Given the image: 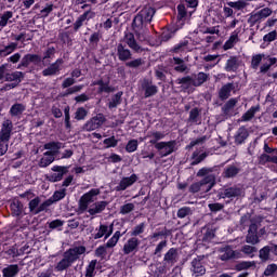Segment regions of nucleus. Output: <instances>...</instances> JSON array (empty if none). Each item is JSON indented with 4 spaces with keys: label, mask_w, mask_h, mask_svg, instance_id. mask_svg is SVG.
Instances as JSON below:
<instances>
[{
    "label": "nucleus",
    "mask_w": 277,
    "mask_h": 277,
    "mask_svg": "<svg viewBox=\"0 0 277 277\" xmlns=\"http://www.w3.org/2000/svg\"><path fill=\"white\" fill-rule=\"evenodd\" d=\"M239 172H241V169L232 164V166H227L224 169L222 176L223 179H235V176H237Z\"/></svg>",
    "instance_id": "nucleus-31"
},
{
    "label": "nucleus",
    "mask_w": 277,
    "mask_h": 277,
    "mask_svg": "<svg viewBox=\"0 0 277 277\" xmlns=\"http://www.w3.org/2000/svg\"><path fill=\"white\" fill-rule=\"evenodd\" d=\"M23 209L24 206L21 200H16L11 203L12 215H14L15 217H21V215H23Z\"/></svg>",
    "instance_id": "nucleus-40"
},
{
    "label": "nucleus",
    "mask_w": 277,
    "mask_h": 277,
    "mask_svg": "<svg viewBox=\"0 0 277 277\" xmlns=\"http://www.w3.org/2000/svg\"><path fill=\"white\" fill-rule=\"evenodd\" d=\"M175 83L177 85H182V88H184V90H189V88H194V77L192 76H184L182 78H177L175 80Z\"/></svg>",
    "instance_id": "nucleus-32"
},
{
    "label": "nucleus",
    "mask_w": 277,
    "mask_h": 277,
    "mask_svg": "<svg viewBox=\"0 0 277 277\" xmlns=\"http://www.w3.org/2000/svg\"><path fill=\"white\" fill-rule=\"evenodd\" d=\"M101 38H103V35H101L98 31L93 32L89 38V43L92 44V47H98Z\"/></svg>",
    "instance_id": "nucleus-57"
},
{
    "label": "nucleus",
    "mask_w": 277,
    "mask_h": 277,
    "mask_svg": "<svg viewBox=\"0 0 277 277\" xmlns=\"http://www.w3.org/2000/svg\"><path fill=\"white\" fill-rule=\"evenodd\" d=\"M135 183H137V174L135 173L130 176L122 177L119 184L115 187V192H126V189H129V187L135 185Z\"/></svg>",
    "instance_id": "nucleus-16"
},
{
    "label": "nucleus",
    "mask_w": 277,
    "mask_h": 277,
    "mask_svg": "<svg viewBox=\"0 0 277 277\" xmlns=\"http://www.w3.org/2000/svg\"><path fill=\"white\" fill-rule=\"evenodd\" d=\"M163 137H166V134L163 132L149 131L147 132L145 140H149V144H151V146H155V148H157V144H159V141L163 140Z\"/></svg>",
    "instance_id": "nucleus-25"
},
{
    "label": "nucleus",
    "mask_w": 277,
    "mask_h": 277,
    "mask_svg": "<svg viewBox=\"0 0 277 277\" xmlns=\"http://www.w3.org/2000/svg\"><path fill=\"white\" fill-rule=\"evenodd\" d=\"M140 243H142V241L138 240L137 237L131 236V238H129L128 241L123 245V254H131L132 252H137Z\"/></svg>",
    "instance_id": "nucleus-18"
},
{
    "label": "nucleus",
    "mask_w": 277,
    "mask_h": 277,
    "mask_svg": "<svg viewBox=\"0 0 277 277\" xmlns=\"http://www.w3.org/2000/svg\"><path fill=\"white\" fill-rule=\"evenodd\" d=\"M110 81L109 78L107 81H104L103 78L98 79V80H94L91 85H98L97 89V94H111V92H114V87L109 85Z\"/></svg>",
    "instance_id": "nucleus-19"
},
{
    "label": "nucleus",
    "mask_w": 277,
    "mask_h": 277,
    "mask_svg": "<svg viewBox=\"0 0 277 277\" xmlns=\"http://www.w3.org/2000/svg\"><path fill=\"white\" fill-rule=\"evenodd\" d=\"M64 198H66V188L55 190L54 194L50 197L52 205H54V202H60V200H64Z\"/></svg>",
    "instance_id": "nucleus-49"
},
{
    "label": "nucleus",
    "mask_w": 277,
    "mask_h": 277,
    "mask_svg": "<svg viewBox=\"0 0 277 277\" xmlns=\"http://www.w3.org/2000/svg\"><path fill=\"white\" fill-rule=\"evenodd\" d=\"M141 88L144 91V98H150L159 92V87L153 84V80L146 78L142 81Z\"/></svg>",
    "instance_id": "nucleus-14"
},
{
    "label": "nucleus",
    "mask_w": 277,
    "mask_h": 277,
    "mask_svg": "<svg viewBox=\"0 0 277 277\" xmlns=\"http://www.w3.org/2000/svg\"><path fill=\"white\" fill-rule=\"evenodd\" d=\"M239 68V56H230L225 64L226 72H237Z\"/></svg>",
    "instance_id": "nucleus-28"
},
{
    "label": "nucleus",
    "mask_w": 277,
    "mask_h": 277,
    "mask_svg": "<svg viewBox=\"0 0 277 277\" xmlns=\"http://www.w3.org/2000/svg\"><path fill=\"white\" fill-rule=\"evenodd\" d=\"M140 146V143L137 142V140L132 138L130 140L127 145H126V150L128 153H135V150H137V147Z\"/></svg>",
    "instance_id": "nucleus-54"
},
{
    "label": "nucleus",
    "mask_w": 277,
    "mask_h": 277,
    "mask_svg": "<svg viewBox=\"0 0 277 277\" xmlns=\"http://www.w3.org/2000/svg\"><path fill=\"white\" fill-rule=\"evenodd\" d=\"M241 194H243V189L237 185L224 186L216 192L214 200L227 199L226 205H228V202H233V200H239V198H241Z\"/></svg>",
    "instance_id": "nucleus-5"
},
{
    "label": "nucleus",
    "mask_w": 277,
    "mask_h": 277,
    "mask_svg": "<svg viewBox=\"0 0 277 277\" xmlns=\"http://www.w3.org/2000/svg\"><path fill=\"white\" fill-rule=\"evenodd\" d=\"M207 157V153L198 155V151H194L192 155L193 161L190 162V166H198V163H202V161H205Z\"/></svg>",
    "instance_id": "nucleus-50"
},
{
    "label": "nucleus",
    "mask_w": 277,
    "mask_h": 277,
    "mask_svg": "<svg viewBox=\"0 0 277 277\" xmlns=\"http://www.w3.org/2000/svg\"><path fill=\"white\" fill-rule=\"evenodd\" d=\"M220 261H223L224 263H228V261H237L239 259H245V255L239 250H235L233 246L226 245L224 247H221L219 249Z\"/></svg>",
    "instance_id": "nucleus-6"
},
{
    "label": "nucleus",
    "mask_w": 277,
    "mask_h": 277,
    "mask_svg": "<svg viewBox=\"0 0 277 277\" xmlns=\"http://www.w3.org/2000/svg\"><path fill=\"white\" fill-rule=\"evenodd\" d=\"M17 47H18V43L11 42L9 45H5L4 49H0V57H8V55L14 53Z\"/></svg>",
    "instance_id": "nucleus-44"
},
{
    "label": "nucleus",
    "mask_w": 277,
    "mask_h": 277,
    "mask_svg": "<svg viewBox=\"0 0 277 277\" xmlns=\"http://www.w3.org/2000/svg\"><path fill=\"white\" fill-rule=\"evenodd\" d=\"M126 43L128 44L129 49L134 51V53H143L144 49L140 43H137V40H135V35L130 32L129 35L126 36Z\"/></svg>",
    "instance_id": "nucleus-23"
},
{
    "label": "nucleus",
    "mask_w": 277,
    "mask_h": 277,
    "mask_svg": "<svg viewBox=\"0 0 277 277\" xmlns=\"http://www.w3.org/2000/svg\"><path fill=\"white\" fill-rule=\"evenodd\" d=\"M98 194H101V189L92 188L80 197V200L78 203V209L80 213H84V211H88V207L90 206V202H94V196H98Z\"/></svg>",
    "instance_id": "nucleus-7"
},
{
    "label": "nucleus",
    "mask_w": 277,
    "mask_h": 277,
    "mask_svg": "<svg viewBox=\"0 0 277 277\" xmlns=\"http://www.w3.org/2000/svg\"><path fill=\"white\" fill-rule=\"evenodd\" d=\"M236 272H243L246 269H256L255 261H241L235 265Z\"/></svg>",
    "instance_id": "nucleus-30"
},
{
    "label": "nucleus",
    "mask_w": 277,
    "mask_h": 277,
    "mask_svg": "<svg viewBox=\"0 0 277 277\" xmlns=\"http://www.w3.org/2000/svg\"><path fill=\"white\" fill-rule=\"evenodd\" d=\"M274 248H276V245H268L260 249L259 256L262 263H267L269 254H274Z\"/></svg>",
    "instance_id": "nucleus-27"
},
{
    "label": "nucleus",
    "mask_w": 277,
    "mask_h": 277,
    "mask_svg": "<svg viewBox=\"0 0 277 277\" xmlns=\"http://www.w3.org/2000/svg\"><path fill=\"white\" fill-rule=\"evenodd\" d=\"M39 207H40V197H35L28 203L29 213H31V215H38V212L36 211H38Z\"/></svg>",
    "instance_id": "nucleus-46"
},
{
    "label": "nucleus",
    "mask_w": 277,
    "mask_h": 277,
    "mask_svg": "<svg viewBox=\"0 0 277 277\" xmlns=\"http://www.w3.org/2000/svg\"><path fill=\"white\" fill-rule=\"evenodd\" d=\"M122 91H119L110 97V101L107 104L108 109H116L118 105L122 104Z\"/></svg>",
    "instance_id": "nucleus-36"
},
{
    "label": "nucleus",
    "mask_w": 277,
    "mask_h": 277,
    "mask_svg": "<svg viewBox=\"0 0 277 277\" xmlns=\"http://www.w3.org/2000/svg\"><path fill=\"white\" fill-rule=\"evenodd\" d=\"M29 64L40 66V64H42V56H40L39 54L31 53L25 54L22 57L21 63L17 65V69L23 70L24 68H29Z\"/></svg>",
    "instance_id": "nucleus-9"
},
{
    "label": "nucleus",
    "mask_w": 277,
    "mask_h": 277,
    "mask_svg": "<svg viewBox=\"0 0 277 277\" xmlns=\"http://www.w3.org/2000/svg\"><path fill=\"white\" fill-rule=\"evenodd\" d=\"M52 174L47 176V181H49L50 183H60V181L64 180V176H66V174H68L69 170H70V166H53L52 167Z\"/></svg>",
    "instance_id": "nucleus-8"
},
{
    "label": "nucleus",
    "mask_w": 277,
    "mask_h": 277,
    "mask_svg": "<svg viewBox=\"0 0 277 277\" xmlns=\"http://www.w3.org/2000/svg\"><path fill=\"white\" fill-rule=\"evenodd\" d=\"M108 228H109V226H107L105 224H101L96 228L97 233L93 235V239H102V237H107Z\"/></svg>",
    "instance_id": "nucleus-51"
},
{
    "label": "nucleus",
    "mask_w": 277,
    "mask_h": 277,
    "mask_svg": "<svg viewBox=\"0 0 277 277\" xmlns=\"http://www.w3.org/2000/svg\"><path fill=\"white\" fill-rule=\"evenodd\" d=\"M103 144L106 145V148H116V146H118V140L116 138V136H110L107 137L103 141Z\"/></svg>",
    "instance_id": "nucleus-59"
},
{
    "label": "nucleus",
    "mask_w": 277,
    "mask_h": 277,
    "mask_svg": "<svg viewBox=\"0 0 277 277\" xmlns=\"http://www.w3.org/2000/svg\"><path fill=\"white\" fill-rule=\"evenodd\" d=\"M176 36V29H166L160 35V42H169V40H172V38Z\"/></svg>",
    "instance_id": "nucleus-47"
},
{
    "label": "nucleus",
    "mask_w": 277,
    "mask_h": 277,
    "mask_svg": "<svg viewBox=\"0 0 277 277\" xmlns=\"http://www.w3.org/2000/svg\"><path fill=\"white\" fill-rule=\"evenodd\" d=\"M239 34H241V28H236L232 35L229 36L228 40L225 41L223 49L224 51H228L239 42Z\"/></svg>",
    "instance_id": "nucleus-22"
},
{
    "label": "nucleus",
    "mask_w": 277,
    "mask_h": 277,
    "mask_svg": "<svg viewBox=\"0 0 277 277\" xmlns=\"http://www.w3.org/2000/svg\"><path fill=\"white\" fill-rule=\"evenodd\" d=\"M12 131H14V123H12V120L5 119L2 122L0 130V142H10L12 138Z\"/></svg>",
    "instance_id": "nucleus-12"
},
{
    "label": "nucleus",
    "mask_w": 277,
    "mask_h": 277,
    "mask_svg": "<svg viewBox=\"0 0 277 277\" xmlns=\"http://www.w3.org/2000/svg\"><path fill=\"white\" fill-rule=\"evenodd\" d=\"M63 64H64V58H57L48 68L42 70L43 77H55V75H60Z\"/></svg>",
    "instance_id": "nucleus-17"
},
{
    "label": "nucleus",
    "mask_w": 277,
    "mask_h": 277,
    "mask_svg": "<svg viewBox=\"0 0 277 277\" xmlns=\"http://www.w3.org/2000/svg\"><path fill=\"white\" fill-rule=\"evenodd\" d=\"M263 54H255L251 58V68L253 70H259V66H261V62H263Z\"/></svg>",
    "instance_id": "nucleus-52"
},
{
    "label": "nucleus",
    "mask_w": 277,
    "mask_h": 277,
    "mask_svg": "<svg viewBox=\"0 0 277 277\" xmlns=\"http://www.w3.org/2000/svg\"><path fill=\"white\" fill-rule=\"evenodd\" d=\"M19 272H21V267H18V264H10L2 269V276L3 277H16V276H18Z\"/></svg>",
    "instance_id": "nucleus-29"
},
{
    "label": "nucleus",
    "mask_w": 277,
    "mask_h": 277,
    "mask_svg": "<svg viewBox=\"0 0 277 277\" xmlns=\"http://www.w3.org/2000/svg\"><path fill=\"white\" fill-rule=\"evenodd\" d=\"M212 172H215V167H211V168L203 167L199 169L197 172V176L199 177L203 176V179L199 182L193 183L189 186L188 192L190 194H198V192H203L205 194H207L211 192V189L215 187V183H216L215 174H212Z\"/></svg>",
    "instance_id": "nucleus-1"
},
{
    "label": "nucleus",
    "mask_w": 277,
    "mask_h": 277,
    "mask_svg": "<svg viewBox=\"0 0 277 277\" xmlns=\"http://www.w3.org/2000/svg\"><path fill=\"white\" fill-rule=\"evenodd\" d=\"M187 47H189V40L184 39L181 40L177 44H175L172 49H171V53H185V51H187Z\"/></svg>",
    "instance_id": "nucleus-39"
},
{
    "label": "nucleus",
    "mask_w": 277,
    "mask_h": 277,
    "mask_svg": "<svg viewBox=\"0 0 277 277\" xmlns=\"http://www.w3.org/2000/svg\"><path fill=\"white\" fill-rule=\"evenodd\" d=\"M64 114H65V128L72 129V123H70V106H65Z\"/></svg>",
    "instance_id": "nucleus-61"
},
{
    "label": "nucleus",
    "mask_w": 277,
    "mask_h": 277,
    "mask_svg": "<svg viewBox=\"0 0 277 277\" xmlns=\"http://www.w3.org/2000/svg\"><path fill=\"white\" fill-rule=\"evenodd\" d=\"M249 135L250 133H248V129H246V127H240L234 136L235 144L241 146V144L248 140Z\"/></svg>",
    "instance_id": "nucleus-26"
},
{
    "label": "nucleus",
    "mask_w": 277,
    "mask_h": 277,
    "mask_svg": "<svg viewBox=\"0 0 277 277\" xmlns=\"http://www.w3.org/2000/svg\"><path fill=\"white\" fill-rule=\"evenodd\" d=\"M239 252H241L242 255L246 254V256H249V259H254V253L259 252V249L256 247L245 245L241 247Z\"/></svg>",
    "instance_id": "nucleus-43"
},
{
    "label": "nucleus",
    "mask_w": 277,
    "mask_h": 277,
    "mask_svg": "<svg viewBox=\"0 0 277 277\" xmlns=\"http://www.w3.org/2000/svg\"><path fill=\"white\" fill-rule=\"evenodd\" d=\"M105 115L97 114L84 123L83 129L84 131H96V129H101L105 124Z\"/></svg>",
    "instance_id": "nucleus-11"
},
{
    "label": "nucleus",
    "mask_w": 277,
    "mask_h": 277,
    "mask_svg": "<svg viewBox=\"0 0 277 277\" xmlns=\"http://www.w3.org/2000/svg\"><path fill=\"white\" fill-rule=\"evenodd\" d=\"M208 209L211 211V213H217L224 210V203H220V202L209 203Z\"/></svg>",
    "instance_id": "nucleus-62"
},
{
    "label": "nucleus",
    "mask_w": 277,
    "mask_h": 277,
    "mask_svg": "<svg viewBox=\"0 0 277 277\" xmlns=\"http://www.w3.org/2000/svg\"><path fill=\"white\" fill-rule=\"evenodd\" d=\"M237 103H239V100H237V97L229 98L221 108L222 115L225 118H230L233 116L230 111L235 109V107L237 106Z\"/></svg>",
    "instance_id": "nucleus-21"
},
{
    "label": "nucleus",
    "mask_w": 277,
    "mask_h": 277,
    "mask_svg": "<svg viewBox=\"0 0 277 277\" xmlns=\"http://www.w3.org/2000/svg\"><path fill=\"white\" fill-rule=\"evenodd\" d=\"M116 55L119 62H124V66L127 68H131L132 70H137L141 66H144V58H133V53L130 49L127 48L126 44L118 43L116 48Z\"/></svg>",
    "instance_id": "nucleus-3"
},
{
    "label": "nucleus",
    "mask_w": 277,
    "mask_h": 277,
    "mask_svg": "<svg viewBox=\"0 0 277 277\" xmlns=\"http://www.w3.org/2000/svg\"><path fill=\"white\" fill-rule=\"evenodd\" d=\"M54 55H55V47H50L43 53V57H41V62H44V60H53Z\"/></svg>",
    "instance_id": "nucleus-64"
},
{
    "label": "nucleus",
    "mask_w": 277,
    "mask_h": 277,
    "mask_svg": "<svg viewBox=\"0 0 277 277\" xmlns=\"http://www.w3.org/2000/svg\"><path fill=\"white\" fill-rule=\"evenodd\" d=\"M157 10L150 5L144 6L133 18L132 29L134 31H141L144 29V25L151 23L153 16H155Z\"/></svg>",
    "instance_id": "nucleus-4"
},
{
    "label": "nucleus",
    "mask_w": 277,
    "mask_h": 277,
    "mask_svg": "<svg viewBox=\"0 0 277 277\" xmlns=\"http://www.w3.org/2000/svg\"><path fill=\"white\" fill-rule=\"evenodd\" d=\"M261 16L259 15V13H251L249 18L247 19L248 25H250V27H254V25H256V23H261Z\"/></svg>",
    "instance_id": "nucleus-58"
},
{
    "label": "nucleus",
    "mask_w": 277,
    "mask_h": 277,
    "mask_svg": "<svg viewBox=\"0 0 277 277\" xmlns=\"http://www.w3.org/2000/svg\"><path fill=\"white\" fill-rule=\"evenodd\" d=\"M25 79V74L23 71H13L11 74H5V81H15L17 85Z\"/></svg>",
    "instance_id": "nucleus-37"
},
{
    "label": "nucleus",
    "mask_w": 277,
    "mask_h": 277,
    "mask_svg": "<svg viewBox=\"0 0 277 277\" xmlns=\"http://www.w3.org/2000/svg\"><path fill=\"white\" fill-rule=\"evenodd\" d=\"M14 16L12 11H5L0 17V27H8V21Z\"/></svg>",
    "instance_id": "nucleus-53"
},
{
    "label": "nucleus",
    "mask_w": 277,
    "mask_h": 277,
    "mask_svg": "<svg viewBox=\"0 0 277 277\" xmlns=\"http://www.w3.org/2000/svg\"><path fill=\"white\" fill-rule=\"evenodd\" d=\"M87 117H88V109L83 107H78L75 113V120L81 121Z\"/></svg>",
    "instance_id": "nucleus-55"
},
{
    "label": "nucleus",
    "mask_w": 277,
    "mask_h": 277,
    "mask_svg": "<svg viewBox=\"0 0 277 277\" xmlns=\"http://www.w3.org/2000/svg\"><path fill=\"white\" fill-rule=\"evenodd\" d=\"M25 111V105L21 103H15L10 108V115L13 117L21 116Z\"/></svg>",
    "instance_id": "nucleus-48"
},
{
    "label": "nucleus",
    "mask_w": 277,
    "mask_h": 277,
    "mask_svg": "<svg viewBox=\"0 0 277 277\" xmlns=\"http://www.w3.org/2000/svg\"><path fill=\"white\" fill-rule=\"evenodd\" d=\"M127 232L120 233V230L115 232V234L113 235V237L110 239H108V241L105 243L106 248H116V246L118 245V241H120V238L122 237V235H124Z\"/></svg>",
    "instance_id": "nucleus-41"
},
{
    "label": "nucleus",
    "mask_w": 277,
    "mask_h": 277,
    "mask_svg": "<svg viewBox=\"0 0 277 277\" xmlns=\"http://www.w3.org/2000/svg\"><path fill=\"white\" fill-rule=\"evenodd\" d=\"M146 230V223L142 222L137 225H135L130 232L129 235L130 237H141L144 235Z\"/></svg>",
    "instance_id": "nucleus-38"
},
{
    "label": "nucleus",
    "mask_w": 277,
    "mask_h": 277,
    "mask_svg": "<svg viewBox=\"0 0 277 277\" xmlns=\"http://www.w3.org/2000/svg\"><path fill=\"white\" fill-rule=\"evenodd\" d=\"M85 246H78L67 249L63 253V259L55 265V272H66L69 267H72L74 263H77L81 255L85 252Z\"/></svg>",
    "instance_id": "nucleus-2"
},
{
    "label": "nucleus",
    "mask_w": 277,
    "mask_h": 277,
    "mask_svg": "<svg viewBox=\"0 0 277 277\" xmlns=\"http://www.w3.org/2000/svg\"><path fill=\"white\" fill-rule=\"evenodd\" d=\"M94 16H96V13L92 12L91 10L85 11L74 23V31H79V29L83 27V23H85V21L94 18Z\"/></svg>",
    "instance_id": "nucleus-20"
},
{
    "label": "nucleus",
    "mask_w": 277,
    "mask_h": 277,
    "mask_svg": "<svg viewBox=\"0 0 277 277\" xmlns=\"http://www.w3.org/2000/svg\"><path fill=\"white\" fill-rule=\"evenodd\" d=\"M207 81H209V75L205 71H199L195 75V78H193L194 88H200V85L207 83Z\"/></svg>",
    "instance_id": "nucleus-34"
},
{
    "label": "nucleus",
    "mask_w": 277,
    "mask_h": 277,
    "mask_svg": "<svg viewBox=\"0 0 277 277\" xmlns=\"http://www.w3.org/2000/svg\"><path fill=\"white\" fill-rule=\"evenodd\" d=\"M135 205L133 203H126L120 207V214L121 215H128V213H131V211H134Z\"/></svg>",
    "instance_id": "nucleus-63"
},
{
    "label": "nucleus",
    "mask_w": 277,
    "mask_h": 277,
    "mask_svg": "<svg viewBox=\"0 0 277 277\" xmlns=\"http://www.w3.org/2000/svg\"><path fill=\"white\" fill-rule=\"evenodd\" d=\"M107 205H109V202L107 201H97L94 203V208H90L88 210V213H90L91 215L103 213V211L107 209Z\"/></svg>",
    "instance_id": "nucleus-35"
},
{
    "label": "nucleus",
    "mask_w": 277,
    "mask_h": 277,
    "mask_svg": "<svg viewBox=\"0 0 277 277\" xmlns=\"http://www.w3.org/2000/svg\"><path fill=\"white\" fill-rule=\"evenodd\" d=\"M260 166H265L266 163H277V156H269L268 154H262L258 158Z\"/></svg>",
    "instance_id": "nucleus-42"
},
{
    "label": "nucleus",
    "mask_w": 277,
    "mask_h": 277,
    "mask_svg": "<svg viewBox=\"0 0 277 277\" xmlns=\"http://www.w3.org/2000/svg\"><path fill=\"white\" fill-rule=\"evenodd\" d=\"M233 90H235V83L233 82H227L226 84L222 85V88L219 90L220 101H228Z\"/></svg>",
    "instance_id": "nucleus-24"
},
{
    "label": "nucleus",
    "mask_w": 277,
    "mask_h": 277,
    "mask_svg": "<svg viewBox=\"0 0 277 277\" xmlns=\"http://www.w3.org/2000/svg\"><path fill=\"white\" fill-rule=\"evenodd\" d=\"M156 150H158L161 157H169V155H172V153L176 150V142H159V144L156 145Z\"/></svg>",
    "instance_id": "nucleus-10"
},
{
    "label": "nucleus",
    "mask_w": 277,
    "mask_h": 277,
    "mask_svg": "<svg viewBox=\"0 0 277 277\" xmlns=\"http://www.w3.org/2000/svg\"><path fill=\"white\" fill-rule=\"evenodd\" d=\"M179 263V249L170 248L162 260V265H169V267H174Z\"/></svg>",
    "instance_id": "nucleus-15"
},
{
    "label": "nucleus",
    "mask_w": 277,
    "mask_h": 277,
    "mask_svg": "<svg viewBox=\"0 0 277 277\" xmlns=\"http://www.w3.org/2000/svg\"><path fill=\"white\" fill-rule=\"evenodd\" d=\"M246 241L247 243H251V246H256V243H259V235L258 234H253V233H249L246 236Z\"/></svg>",
    "instance_id": "nucleus-60"
},
{
    "label": "nucleus",
    "mask_w": 277,
    "mask_h": 277,
    "mask_svg": "<svg viewBox=\"0 0 277 277\" xmlns=\"http://www.w3.org/2000/svg\"><path fill=\"white\" fill-rule=\"evenodd\" d=\"M261 106H252L250 109H248L240 118V122H250L252 118L256 115V111H260Z\"/></svg>",
    "instance_id": "nucleus-33"
},
{
    "label": "nucleus",
    "mask_w": 277,
    "mask_h": 277,
    "mask_svg": "<svg viewBox=\"0 0 277 277\" xmlns=\"http://www.w3.org/2000/svg\"><path fill=\"white\" fill-rule=\"evenodd\" d=\"M176 215L180 220H183V219L187 217V215H192V208L182 207L177 210Z\"/></svg>",
    "instance_id": "nucleus-56"
},
{
    "label": "nucleus",
    "mask_w": 277,
    "mask_h": 277,
    "mask_svg": "<svg viewBox=\"0 0 277 277\" xmlns=\"http://www.w3.org/2000/svg\"><path fill=\"white\" fill-rule=\"evenodd\" d=\"M98 261L97 260H92L89 265L85 267V277H95L96 276V265Z\"/></svg>",
    "instance_id": "nucleus-45"
},
{
    "label": "nucleus",
    "mask_w": 277,
    "mask_h": 277,
    "mask_svg": "<svg viewBox=\"0 0 277 277\" xmlns=\"http://www.w3.org/2000/svg\"><path fill=\"white\" fill-rule=\"evenodd\" d=\"M202 261H205V255H198L193 259L190 271L195 276H205L207 274V268H205Z\"/></svg>",
    "instance_id": "nucleus-13"
}]
</instances>
